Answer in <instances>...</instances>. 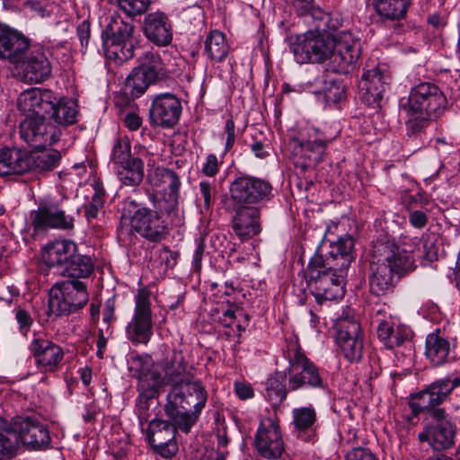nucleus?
I'll return each mask as SVG.
<instances>
[{"label": "nucleus", "mask_w": 460, "mask_h": 460, "mask_svg": "<svg viewBox=\"0 0 460 460\" xmlns=\"http://www.w3.org/2000/svg\"><path fill=\"white\" fill-rule=\"evenodd\" d=\"M376 323L377 337L385 348H397L396 354L401 353L409 358L413 356L412 332L410 327L397 324L396 319L391 314L386 315L383 308L376 310Z\"/></svg>", "instance_id": "nucleus-10"}, {"label": "nucleus", "mask_w": 460, "mask_h": 460, "mask_svg": "<svg viewBox=\"0 0 460 460\" xmlns=\"http://www.w3.org/2000/svg\"><path fill=\"white\" fill-rule=\"evenodd\" d=\"M455 429L446 419L443 409L431 412V420L424 431L419 434L420 441H427L435 450H443L454 444Z\"/></svg>", "instance_id": "nucleus-23"}, {"label": "nucleus", "mask_w": 460, "mask_h": 460, "mask_svg": "<svg viewBox=\"0 0 460 460\" xmlns=\"http://www.w3.org/2000/svg\"><path fill=\"white\" fill-rule=\"evenodd\" d=\"M31 235L37 238L45 234L49 229L71 230L74 228V217L66 214L58 202L40 204L31 212Z\"/></svg>", "instance_id": "nucleus-13"}, {"label": "nucleus", "mask_w": 460, "mask_h": 460, "mask_svg": "<svg viewBox=\"0 0 460 460\" xmlns=\"http://www.w3.org/2000/svg\"><path fill=\"white\" fill-rule=\"evenodd\" d=\"M232 227L242 240H248L261 232V208L257 206H235Z\"/></svg>", "instance_id": "nucleus-28"}, {"label": "nucleus", "mask_w": 460, "mask_h": 460, "mask_svg": "<svg viewBox=\"0 0 460 460\" xmlns=\"http://www.w3.org/2000/svg\"><path fill=\"white\" fill-rule=\"evenodd\" d=\"M28 153L17 148L0 150V175L21 174L29 171Z\"/></svg>", "instance_id": "nucleus-34"}, {"label": "nucleus", "mask_w": 460, "mask_h": 460, "mask_svg": "<svg viewBox=\"0 0 460 460\" xmlns=\"http://www.w3.org/2000/svg\"><path fill=\"white\" fill-rule=\"evenodd\" d=\"M181 102L176 95L169 93L154 97L150 109V124L163 128H172L179 121L181 114Z\"/></svg>", "instance_id": "nucleus-21"}, {"label": "nucleus", "mask_w": 460, "mask_h": 460, "mask_svg": "<svg viewBox=\"0 0 460 460\" xmlns=\"http://www.w3.org/2000/svg\"><path fill=\"white\" fill-rule=\"evenodd\" d=\"M136 157L131 156L130 143L127 139H118L112 148L111 160L117 167L128 164Z\"/></svg>", "instance_id": "nucleus-50"}, {"label": "nucleus", "mask_w": 460, "mask_h": 460, "mask_svg": "<svg viewBox=\"0 0 460 460\" xmlns=\"http://www.w3.org/2000/svg\"><path fill=\"white\" fill-rule=\"evenodd\" d=\"M108 20L102 33L106 57L121 65L134 57L138 36L134 24L125 22L120 16L111 15Z\"/></svg>", "instance_id": "nucleus-7"}, {"label": "nucleus", "mask_w": 460, "mask_h": 460, "mask_svg": "<svg viewBox=\"0 0 460 460\" xmlns=\"http://www.w3.org/2000/svg\"><path fill=\"white\" fill-rule=\"evenodd\" d=\"M208 394L201 382H181L166 396L164 411L179 429L188 433L206 405Z\"/></svg>", "instance_id": "nucleus-5"}, {"label": "nucleus", "mask_w": 460, "mask_h": 460, "mask_svg": "<svg viewBox=\"0 0 460 460\" xmlns=\"http://www.w3.org/2000/svg\"><path fill=\"white\" fill-rule=\"evenodd\" d=\"M234 390L236 395L242 400L252 398L254 395L252 386L248 384L235 383Z\"/></svg>", "instance_id": "nucleus-61"}, {"label": "nucleus", "mask_w": 460, "mask_h": 460, "mask_svg": "<svg viewBox=\"0 0 460 460\" xmlns=\"http://www.w3.org/2000/svg\"><path fill=\"white\" fill-rule=\"evenodd\" d=\"M255 447L265 458L277 459L284 452V442L277 417L264 418L261 420L255 435Z\"/></svg>", "instance_id": "nucleus-20"}, {"label": "nucleus", "mask_w": 460, "mask_h": 460, "mask_svg": "<svg viewBox=\"0 0 460 460\" xmlns=\"http://www.w3.org/2000/svg\"><path fill=\"white\" fill-rule=\"evenodd\" d=\"M447 104L446 96L435 84L423 82L412 87L409 95L399 102L407 116L409 138H421L424 129L444 113Z\"/></svg>", "instance_id": "nucleus-3"}, {"label": "nucleus", "mask_w": 460, "mask_h": 460, "mask_svg": "<svg viewBox=\"0 0 460 460\" xmlns=\"http://www.w3.org/2000/svg\"><path fill=\"white\" fill-rule=\"evenodd\" d=\"M90 188L93 192L91 201L84 206V216L89 223L92 219L97 217L103 206L105 198L103 185L99 180L94 179L90 184Z\"/></svg>", "instance_id": "nucleus-48"}, {"label": "nucleus", "mask_w": 460, "mask_h": 460, "mask_svg": "<svg viewBox=\"0 0 460 460\" xmlns=\"http://www.w3.org/2000/svg\"><path fill=\"white\" fill-rule=\"evenodd\" d=\"M288 137V146L295 165L306 170L323 160L327 146L335 139L336 135L306 127L289 132Z\"/></svg>", "instance_id": "nucleus-6"}, {"label": "nucleus", "mask_w": 460, "mask_h": 460, "mask_svg": "<svg viewBox=\"0 0 460 460\" xmlns=\"http://www.w3.org/2000/svg\"><path fill=\"white\" fill-rule=\"evenodd\" d=\"M204 253V244L202 242H199L194 253L192 260V266L196 270H199L201 268V261Z\"/></svg>", "instance_id": "nucleus-64"}, {"label": "nucleus", "mask_w": 460, "mask_h": 460, "mask_svg": "<svg viewBox=\"0 0 460 460\" xmlns=\"http://www.w3.org/2000/svg\"><path fill=\"white\" fill-rule=\"evenodd\" d=\"M77 252V244L70 240H56L47 244L42 250V259L50 268H57L59 272Z\"/></svg>", "instance_id": "nucleus-31"}, {"label": "nucleus", "mask_w": 460, "mask_h": 460, "mask_svg": "<svg viewBox=\"0 0 460 460\" xmlns=\"http://www.w3.org/2000/svg\"><path fill=\"white\" fill-rule=\"evenodd\" d=\"M29 350L35 364L43 372L58 371L65 356L59 345L42 337L34 338L29 345Z\"/></svg>", "instance_id": "nucleus-25"}, {"label": "nucleus", "mask_w": 460, "mask_h": 460, "mask_svg": "<svg viewBox=\"0 0 460 460\" xmlns=\"http://www.w3.org/2000/svg\"><path fill=\"white\" fill-rule=\"evenodd\" d=\"M15 318L19 323V329L21 332H27L33 322L31 314L22 308L16 310Z\"/></svg>", "instance_id": "nucleus-57"}, {"label": "nucleus", "mask_w": 460, "mask_h": 460, "mask_svg": "<svg viewBox=\"0 0 460 460\" xmlns=\"http://www.w3.org/2000/svg\"><path fill=\"white\" fill-rule=\"evenodd\" d=\"M143 72L155 82L163 79L167 75L165 65L157 51L147 50L139 57L137 66Z\"/></svg>", "instance_id": "nucleus-39"}, {"label": "nucleus", "mask_w": 460, "mask_h": 460, "mask_svg": "<svg viewBox=\"0 0 460 460\" xmlns=\"http://www.w3.org/2000/svg\"><path fill=\"white\" fill-rule=\"evenodd\" d=\"M123 121L125 126L130 130H137L142 125V119L135 112H128Z\"/></svg>", "instance_id": "nucleus-60"}, {"label": "nucleus", "mask_w": 460, "mask_h": 460, "mask_svg": "<svg viewBox=\"0 0 460 460\" xmlns=\"http://www.w3.org/2000/svg\"><path fill=\"white\" fill-rule=\"evenodd\" d=\"M19 78L29 84H39L51 75V65L40 49H29L24 58L13 64Z\"/></svg>", "instance_id": "nucleus-22"}, {"label": "nucleus", "mask_w": 460, "mask_h": 460, "mask_svg": "<svg viewBox=\"0 0 460 460\" xmlns=\"http://www.w3.org/2000/svg\"><path fill=\"white\" fill-rule=\"evenodd\" d=\"M287 353L289 391L324 387L318 367L301 350L297 341L289 343Z\"/></svg>", "instance_id": "nucleus-8"}, {"label": "nucleus", "mask_w": 460, "mask_h": 460, "mask_svg": "<svg viewBox=\"0 0 460 460\" xmlns=\"http://www.w3.org/2000/svg\"><path fill=\"white\" fill-rule=\"evenodd\" d=\"M117 175L123 185L138 186L144 177V163L140 158H135L128 164L117 167Z\"/></svg>", "instance_id": "nucleus-44"}, {"label": "nucleus", "mask_w": 460, "mask_h": 460, "mask_svg": "<svg viewBox=\"0 0 460 460\" xmlns=\"http://www.w3.org/2000/svg\"><path fill=\"white\" fill-rule=\"evenodd\" d=\"M143 31L147 40L157 46H167L172 42V22L163 12L148 13L144 19Z\"/></svg>", "instance_id": "nucleus-29"}, {"label": "nucleus", "mask_w": 460, "mask_h": 460, "mask_svg": "<svg viewBox=\"0 0 460 460\" xmlns=\"http://www.w3.org/2000/svg\"><path fill=\"white\" fill-rule=\"evenodd\" d=\"M89 301L84 282L69 279L56 283L49 291V314L68 315L82 309Z\"/></svg>", "instance_id": "nucleus-9"}, {"label": "nucleus", "mask_w": 460, "mask_h": 460, "mask_svg": "<svg viewBox=\"0 0 460 460\" xmlns=\"http://www.w3.org/2000/svg\"><path fill=\"white\" fill-rule=\"evenodd\" d=\"M272 190L270 181L248 174L236 177L229 186L230 199L234 206L261 208V204L272 198Z\"/></svg>", "instance_id": "nucleus-11"}, {"label": "nucleus", "mask_w": 460, "mask_h": 460, "mask_svg": "<svg viewBox=\"0 0 460 460\" xmlns=\"http://www.w3.org/2000/svg\"><path fill=\"white\" fill-rule=\"evenodd\" d=\"M154 398L155 397H146L145 394L142 393H139V395L137 396V411L141 424L143 423V420L147 421V411L149 410V401Z\"/></svg>", "instance_id": "nucleus-56"}, {"label": "nucleus", "mask_w": 460, "mask_h": 460, "mask_svg": "<svg viewBox=\"0 0 460 460\" xmlns=\"http://www.w3.org/2000/svg\"><path fill=\"white\" fill-rule=\"evenodd\" d=\"M374 75L370 70L365 72L360 80L358 81V95L363 102L367 105H372L374 103V85L372 83V78Z\"/></svg>", "instance_id": "nucleus-51"}, {"label": "nucleus", "mask_w": 460, "mask_h": 460, "mask_svg": "<svg viewBox=\"0 0 460 460\" xmlns=\"http://www.w3.org/2000/svg\"><path fill=\"white\" fill-rule=\"evenodd\" d=\"M147 180L152 186L161 189L159 194L155 193L159 202L178 208L181 181L174 171L165 167L152 168L148 170Z\"/></svg>", "instance_id": "nucleus-24"}, {"label": "nucleus", "mask_w": 460, "mask_h": 460, "mask_svg": "<svg viewBox=\"0 0 460 460\" xmlns=\"http://www.w3.org/2000/svg\"><path fill=\"white\" fill-rule=\"evenodd\" d=\"M292 425L296 437L310 441L315 436L316 411L312 405L292 410Z\"/></svg>", "instance_id": "nucleus-33"}, {"label": "nucleus", "mask_w": 460, "mask_h": 460, "mask_svg": "<svg viewBox=\"0 0 460 460\" xmlns=\"http://www.w3.org/2000/svg\"><path fill=\"white\" fill-rule=\"evenodd\" d=\"M56 100L53 92L49 89L30 88L20 93L17 106L26 117L45 118L53 110Z\"/></svg>", "instance_id": "nucleus-26"}, {"label": "nucleus", "mask_w": 460, "mask_h": 460, "mask_svg": "<svg viewBox=\"0 0 460 460\" xmlns=\"http://www.w3.org/2000/svg\"><path fill=\"white\" fill-rule=\"evenodd\" d=\"M220 163L214 154L207 155L205 163L202 165V172L208 177H214L219 171Z\"/></svg>", "instance_id": "nucleus-54"}, {"label": "nucleus", "mask_w": 460, "mask_h": 460, "mask_svg": "<svg viewBox=\"0 0 460 460\" xmlns=\"http://www.w3.org/2000/svg\"><path fill=\"white\" fill-rule=\"evenodd\" d=\"M199 192L196 194V204L200 213L209 212L214 205L216 199L215 184L208 181H201L199 183Z\"/></svg>", "instance_id": "nucleus-49"}, {"label": "nucleus", "mask_w": 460, "mask_h": 460, "mask_svg": "<svg viewBox=\"0 0 460 460\" xmlns=\"http://www.w3.org/2000/svg\"><path fill=\"white\" fill-rule=\"evenodd\" d=\"M392 76L386 67H376V103L378 101L379 110H376V116L380 120L381 130L388 127L386 119L387 102L391 92Z\"/></svg>", "instance_id": "nucleus-32"}, {"label": "nucleus", "mask_w": 460, "mask_h": 460, "mask_svg": "<svg viewBox=\"0 0 460 460\" xmlns=\"http://www.w3.org/2000/svg\"><path fill=\"white\" fill-rule=\"evenodd\" d=\"M127 338L133 344H147L153 336L152 310L148 293L139 290L131 321L126 327Z\"/></svg>", "instance_id": "nucleus-16"}, {"label": "nucleus", "mask_w": 460, "mask_h": 460, "mask_svg": "<svg viewBox=\"0 0 460 460\" xmlns=\"http://www.w3.org/2000/svg\"><path fill=\"white\" fill-rule=\"evenodd\" d=\"M60 159V152L55 149L28 154L29 171L39 172L52 171L58 165Z\"/></svg>", "instance_id": "nucleus-38"}, {"label": "nucleus", "mask_w": 460, "mask_h": 460, "mask_svg": "<svg viewBox=\"0 0 460 460\" xmlns=\"http://www.w3.org/2000/svg\"><path fill=\"white\" fill-rule=\"evenodd\" d=\"M460 385V378H441L426 389L411 394L409 398V406L411 409L413 417H417L420 412H428L431 419V412L437 411L438 405L442 403L451 392Z\"/></svg>", "instance_id": "nucleus-14"}, {"label": "nucleus", "mask_w": 460, "mask_h": 460, "mask_svg": "<svg viewBox=\"0 0 460 460\" xmlns=\"http://www.w3.org/2000/svg\"><path fill=\"white\" fill-rule=\"evenodd\" d=\"M31 48V40L22 31L0 22V58L11 64L24 58Z\"/></svg>", "instance_id": "nucleus-27"}, {"label": "nucleus", "mask_w": 460, "mask_h": 460, "mask_svg": "<svg viewBox=\"0 0 460 460\" xmlns=\"http://www.w3.org/2000/svg\"><path fill=\"white\" fill-rule=\"evenodd\" d=\"M158 365L164 373V378L176 385L182 382L187 374V364L180 350L173 349Z\"/></svg>", "instance_id": "nucleus-36"}, {"label": "nucleus", "mask_w": 460, "mask_h": 460, "mask_svg": "<svg viewBox=\"0 0 460 460\" xmlns=\"http://www.w3.org/2000/svg\"><path fill=\"white\" fill-rule=\"evenodd\" d=\"M155 418L148 423L146 438L154 451L164 458H171L178 451L175 440L176 429H179L172 420Z\"/></svg>", "instance_id": "nucleus-19"}, {"label": "nucleus", "mask_w": 460, "mask_h": 460, "mask_svg": "<svg viewBox=\"0 0 460 460\" xmlns=\"http://www.w3.org/2000/svg\"><path fill=\"white\" fill-rule=\"evenodd\" d=\"M45 118L29 116L20 123L21 137L33 149L50 146L59 140L61 129Z\"/></svg>", "instance_id": "nucleus-18"}, {"label": "nucleus", "mask_w": 460, "mask_h": 460, "mask_svg": "<svg viewBox=\"0 0 460 460\" xmlns=\"http://www.w3.org/2000/svg\"><path fill=\"white\" fill-rule=\"evenodd\" d=\"M287 376V373L276 372L267 379L265 397L272 405H279L286 399L289 391L286 384Z\"/></svg>", "instance_id": "nucleus-40"}, {"label": "nucleus", "mask_w": 460, "mask_h": 460, "mask_svg": "<svg viewBox=\"0 0 460 460\" xmlns=\"http://www.w3.org/2000/svg\"><path fill=\"white\" fill-rule=\"evenodd\" d=\"M335 49V39L330 35L307 31L298 36L291 45V50L297 63H322L329 58Z\"/></svg>", "instance_id": "nucleus-12"}, {"label": "nucleus", "mask_w": 460, "mask_h": 460, "mask_svg": "<svg viewBox=\"0 0 460 460\" xmlns=\"http://www.w3.org/2000/svg\"><path fill=\"white\" fill-rule=\"evenodd\" d=\"M150 3V0H118L119 10L129 17H135L146 13Z\"/></svg>", "instance_id": "nucleus-52"}, {"label": "nucleus", "mask_w": 460, "mask_h": 460, "mask_svg": "<svg viewBox=\"0 0 460 460\" xmlns=\"http://www.w3.org/2000/svg\"><path fill=\"white\" fill-rule=\"evenodd\" d=\"M10 429L17 440V451L20 444L31 449L47 448L50 442V436L46 425L34 417H17L10 423Z\"/></svg>", "instance_id": "nucleus-17"}, {"label": "nucleus", "mask_w": 460, "mask_h": 460, "mask_svg": "<svg viewBox=\"0 0 460 460\" xmlns=\"http://www.w3.org/2000/svg\"><path fill=\"white\" fill-rule=\"evenodd\" d=\"M353 259L354 240L349 235L317 247L308 261L305 278L319 305L344 296V279Z\"/></svg>", "instance_id": "nucleus-1"}, {"label": "nucleus", "mask_w": 460, "mask_h": 460, "mask_svg": "<svg viewBox=\"0 0 460 460\" xmlns=\"http://www.w3.org/2000/svg\"><path fill=\"white\" fill-rule=\"evenodd\" d=\"M224 133L226 135L225 152H228L233 148L236 138L235 124L233 119H226Z\"/></svg>", "instance_id": "nucleus-55"}, {"label": "nucleus", "mask_w": 460, "mask_h": 460, "mask_svg": "<svg viewBox=\"0 0 460 460\" xmlns=\"http://www.w3.org/2000/svg\"><path fill=\"white\" fill-rule=\"evenodd\" d=\"M450 341L438 333H430L426 338L425 354L434 366H440L451 358Z\"/></svg>", "instance_id": "nucleus-35"}, {"label": "nucleus", "mask_w": 460, "mask_h": 460, "mask_svg": "<svg viewBox=\"0 0 460 460\" xmlns=\"http://www.w3.org/2000/svg\"><path fill=\"white\" fill-rule=\"evenodd\" d=\"M322 92L327 102H338L344 96L343 87L334 81L325 82L324 88L317 93Z\"/></svg>", "instance_id": "nucleus-53"}, {"label": "nucleus", "mask_w": 460, "mask_h": 460, "mask_svg": "<svg viewBox=\"0 0 460 460\" xmlns=\"http://www.w3.org/2000/svg\"><path fill=\"white\" fill-rule=\"evenodd\" d=\"M77 104L74 100L62 99L53 102V110L47 114L61 126H68L76 122Z\"/></svg>", "instance_id": "nucleus-41"}, {"label": "nucleus", "mask_w": 460, "mask_h": 460, "mask_svg": "<svg viewBox=\"0 0 460 460\" xmlns=\"http://www.w3.org/2000/svg\"><path fill=\"white\" fill-rule=\"evenodd\" d=\"M25 6L40 17H45L49 14L44 4L39 1L29 0L25 3Z\"/></svg>", "instance_id": "nucleus-63"}, {"label": "nucleus", "mask_w": 460, "mask_h": 460, "mask_svg": "<svg viewBox=\"0 0 460 460\" xmlns=\"http://www.w3.org/2000/svg\"><path fill=\"white\" fill-rule=\"evenodd\" d=\"M293 7L298 15L309 13L314 7V0H291Z\"/></svg>", "instance_id": "nucleus-59"}, {"label": "nucleus", "mask_w": 460, "mask_h": 460, "mask_svg": "<svg viewBox=\"0 0 460 460\" xmlns=\"http://www.w3.org/2000/svg\"><path fill=\"white\" fill-rule=\"evenodd\" d=\"M93 271V263L92 259L86 255L79 254L77 252H75L73 258L68 261L66 264L61 275L67 277L72 279H85L90 277Z\"/></svg>", "instance_id": "nucleus-37"}, {"label": "nucleus", "mask_w": 460, "mask_h": 460, "mask_svg": "<svg viewBox=\"0 0 460 460\" xmlns=\"http://www.w3.org/2000/svg\"><path fill=\"white\" fill-rule=\"evenodd\" d=\"M409 222L413 227L421 229L428 223V216L421 210H413L409 214Z\"/></svg>", "instance_id": "nucleus-58"}, {"label": "nucleus", "mask_w": 460, "mask_h": 460, "mask_svg": "<svg viewBox=\"0 0 460 460\" xmlns=\"http://www.w3.org/2000/svg\"><path fill=\"white\" fill-rule=\"evenodd\" d=\"M411 0H376V13L390 20H400L406 14Z\"/></svg>", "instance_id": "nucleus-46"}, {"label": "nucleus", "mask_w": 460, "mask_h": 460, "mask_svg": "<svg viewBox=\"0 0 460 460\" xmlns=\"http://www.w3.org/2000/svg\"><path fill=\"white\" fill-rule=\"evenodd\" d=\"M229 46L223 32L215 30L209 32L205 40V53L214 61H222L228 54Z\"/></svg>", "instance_id": "nucleus-43"}, {"label": "nucleus", "mask_w": 460, "mask_h": 460, "mask_svg": "<svg viewBox=\"0 0 460 460\" xmlns=\"http://www.w3.org/2000/svg\"><path fill=\"white\" fill-rule=\"evenodd\" d=\"M155 83V80L150 78L139 67L136 66L128 75L125 86L130 92L133 98H138Z\"/></svg>", "instance_id": "nucleus-47"}, {"label": "nucleus", "mask_w": 460, "mask_h": 460, "mask_svg": "<svg viewBox=\"0 0 460 460\" xmlns=\"http://www.w3.org/2000/svg\"><path fill=\"white\" fill-rule=\"evenodd\" d=\"M359 57L358 44L347 40L346 37L340 40H335V49L330 55L329 67L338 74H347Z\"/></svg>", "instance_id": "nucleus-30"}, {"label": "nucleus", "mask_w": 460, "mask_h": 460, "mask_svg": "<svg viewBox=\"0 0 460 460\" xmlns=\"http://www.w3.org/2000/svg\"><path fill=\"white\" fill-rule=\"evenodd\" d=\"M148 199L153 208L135 199L126 200L120 217L122 222H128L130 229L144 239L151 243H159L169 234L167 218L171 224L181 223L179 209L164 202H159L154 193H148Z\"/></svg>", "instance_id": "nucleus-2"}, {"label": "nucleus", "mask_w": 460, "mask_h": 460, "mask_svg": "<svg viewBox=\"0 0 460 460\" xmlns=\"http://www.w3.org/2000/svg\"><path fill=\"white\" fill-rule=\"evenodd\" d=\"M415 268L413 252L398 246L388 234L379 235L376 242V295L392 290L396 275L400 277Z\"/></svg>", "instance_id": "nucleus-4"}, {"label": "nucleus", "mask_w": 460, "mask_h": 460, "mask_svg": "<svg viewBox=\"0 0 460 460\" xmlns=\"http://www.w3.org/2000/svg\"><path fill=\"white\" fill-rule=\"evenodd\" d=\"M164 379L157 370L145 372L141 369L138 374L137 390L146 397H157L164 385Z\"/></svg>", "instance_id": "nucleus-42"}, {"label": "nucleus", "mask_w": 460, "mask_h": 460, "mask_svg": "<svg viewBox=\"0 0 460 460\" xmlns=\"http://www.w3.org/2000/svg\"><path fill=\"white\" fill-rule=\"evenodd\" d=\"M17 455V440L10 422L0 417V460H12Z\"/></svg>", "instance_id": "nucleus-45"}, {"label": "nucleus", "mask_w": 460, "mask_h": 460, "mask_svg": "<svg viewBox=\"0 0 460 460\" xmlns=\"http://www.w3.org/2000/svg\"><path fill=\"white\" fill-rule=\"evenodd\" d=\"M336 342L343 356L349 361L362 356L363 339L360 323L350 311L343 312L335 323Z\"/></svg>", "instance_id": "nucleus-15"}, {"label": "nucleus", "mask_w": 460, "mask_h": 460, "mask_svg": "<svg viewBox=\"0 0 460 460\" xmlns=\"http://www.w3.org/2000/svg\"><path fill=\"white\" fill-rule=\"evenodd\" d=\"M77 35L82 47L86 48L90 39V24L87 22L84 21L78 25Z\"/></svg>", "instance_id": "nucleus-62"}]
</instances>
